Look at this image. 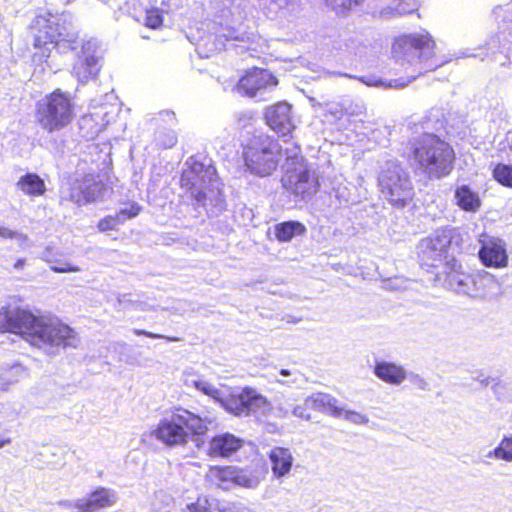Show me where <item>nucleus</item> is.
<instances>
[{
  "label": "nucleus",
  "mask_w": 512,
  "mask_h": 512,
  "mask_svg": "<svg viewBox=\"0 0 512 512\" xmlns=\"http://www.w3.org/2000/svg\"><path fill=\"white\" fill-rule=\"evenodd\" d=\"M423 133L411 142V155L416 169L429 179H440L453 169L454 150L446 141L429 132V120L419 124Z\"/></svg>",
  "instance_id": "1"
},
{
  "label": "nucleus",
  "mask_w": 512,
  "mask_h": 512,
  "mask_svg": "<svg viewBox=\"0 0 512 512\" xmlns=\"http://www.w3.org/2000/svg\"><path fill=\"white\" fill-rule=\"evenodd\" d=\"M208 430L204 418L185 408L177 407L168 416L160 419L151 435L167 447H182L194 442L197 448H201Z\"/></svg>",
  "instance_id": "2"
},
{
  "label": "nucleus",
  "mask_w": 512,
  "mask_h": 512,
  "mask_svg": "<svg viewBox=\"0 0 512 512\" xmlns=\"http://www.w3.org/2000/svg\"><path fill=\"white\" fill-rule=\"evenodd\" d=\"M435 42L428 33H413L397 38L392 47L393 57L401 65L417 67L418 75L434 71L447 61L434 52Z\"/></svg>",
  "instance_id": "3"
},
{
  "label": "nucleus",
  "mask_w": 512,
  "mask_h": 512,
  "mask_svg": "<svg viewBox=\"0 0 512 512\" xmlns=\"http://www.w3.org/2000/svg\"><path fill=\"white\" fill-rule=\"evenodd\" d=\"M494 14L499 22V31L490 36L484 45L474 49L476 52L467 50L462 53V57H479L481 60L491 58L503 67L508 65L512 77V9L497 7Z\"/></svg>",
  "instance_id": "4"
},
{
  "label": "nucleus",
  "mask_w": 512,
  "mask_h": 512,
  "mask_svg": "<svg viewBox=\"0 0 512 512\" xmlns=\"http://www.w3.org/2000/svg\"><path fill=\"white\" fill-rule=\"evenodd\" d=\"M378 186L383 198L396 208H404L414 197L410 174L397 160H387L381 165Z\"/></svg>",
  "instance_id": "5"
},
{
  "label": "nucleus",
  "mask_w": 512,
  "mask_h": 512,
  "mask_svg": "<svg viewBox=\"0 0 512 512\" xmlns=\"http://www.w3.org/2000/svg\"><path fill=\"white\" fill-rule=\"evenodd\" d=\"M280 158L281 147L277 140L263 133L255 135L244 151L247 170L259 177L271 175Z\"/></svg>",
  "instance_id": "6"
},
{
  "label": "nucleus",
  "mask_w": 512,
  "mask_h": 512,
  "mask_svg": "<svg viewBox=\"0 0 512 512\" xmlns=\"http://www.w3.org/2000/svg\"><path fill=\"white\" fill-rule=\"evenodd\" d=\"M74 104L70 96L57 89L37 103L36 119L49 133L66 127L73 119Z\"/></svg>",
  "instance_id": "7"
},
{
  "label": "nucleus",
  "mask_w": 512,
  "mask_h": 512,
  "mask_svg": "<svg viewBox=\"0 0 512 512\" xmlns=\"http://www.w3.org/2000/svg\"><path fill=\"white\" fill-rule=\"evenodd\" d=\"M286 151V173L281 179L282 186L295 196L310 198L318 189L315 173L308 168L298 147H294L291 153L288 148Z\"/></svg>",
  "instance_id": "8"
},
{
  "label": "nucleus",
  "mask_w": 512,
  "mask_h": 512,
  "mask_svg": "<svg viewBox=\"0 0 512 512\" xmlns=\"http://www.w3.org/2000/svg\"><path fill=\"white\" fill-rule=\"evenodd\" d=\"M186 165L180 178L181 187L190 194L195 205H206V190L218 181L216 169L211 163L205 164L193 158H189Z\"/></svg>",
  "instance_id": "9"
},
{
  "label": "nucleus",
  "mask_w": 512,
  "mask_h": 512,
  "mask_svg": "<svg viewBox=\"0 0 512 512\" xmlns=\"http://www.w3.org/2000/svg\"><path fill=\"white\" fill-rule=\"evenodd\" d=\"M42 317L26 307L7 304L0 309V332L36 337Z\"/></svg>",
  "instance_id": "10"
},
{
  "label": "nucleus",
  "mask_w": 512,
  "mask_h": 512,
  "mask_svg": "<svg viewBox=\"0 0 512 512\" xmlns=\"http://www.w3.org/2000/svg\"><path fill=\"white\" fill-rule=\"evenodd\" d=\"M456 231L451 228L437 229L430 236L423 238L417 245V255L422 266L437 267L443 263Z\"/></svg>",
  "instance_id": "11"
},
{
  "label": "nucleus",
  "mask_w": 512,
  "mask_h": 512,
  "mask_svg": "<svg viewBox=\"0 0 512 512\" xmlns=\"http://www.w3.org/2000/svg\"><path fill=\"white\" fill-rule=\"evenodd\" d=\"M78 34L75 31L71 22L66 19L60 18L57 22L48 21L46 30L40 31L35 37V47H46L51 45L59 52H67L68 50H75L78 46Z\"/></svg>",
  "instance_id": "12"
},
{
  "label": "nucleus",
  "mask_w": 512,
  "mask_h": 512,
  "mask_svg": "<svg viewBox=\"0 0 512 512\" xmlns=\"http://www.w3.org/2000/svg\"><path fill=\"white\" fill-rule=\"evenodd\" d=\"M106 192L107 186L99 178V175L88 173L82 178H76L68 193L62 191L61 199L81 206L103 200Z\"/></svg>",
  "instance_id": "13"
},
{
  "label": "nucleus",
  "mask_w": 512,
  "mask_h": 512,
  "mask_svg": "<svg viewBox=\"0 0 512 512\" xmlns=\"http://www.w3.org/2000/svg\"><path fill=\"white\" fill-rule=\"evenodd\" d=\"M101 60L99 42L96 39H89L81 45V51L73 64L72 74L80 83H87L98 75L102 67Z\"/></svg>",
  "instance_id": "14"
},
{
  "label": "nucleus",
  "mask_w": 512,
  "mask_h": 512,
  "mask_svg": "<svg viewBox=\"0 0 512 512\" xmlns=\"http://www.w3.org/2000/svg\"><path fill=\"white\" fill-rule=\"evenodd\" d=\"M208 478L223 490H228L233 485L254 488L259 482L248 470L232 465L211 466Z\"/></svg>",
  "instance_id": "15"
},
{
  "label": "nucleus",
  "mask_w": 512,
  "mask_h": 512,
  "mask_svg": "<svg viewBox=\"0 0 512 512\" xmlns=\"http://www.w3.org/2000/svg\"><path fill=\"white\" fill-rule=\"evenodd\" d=\"M35 338L44 344L62 348L76 347L78 343L77 333L73 328L59 320L46 322L44 316Z\"/></svg>",
  "instance_id": "16"
},
{
  "label": "nucleus",
  "mask_w": 512,
  "mask_h": 512,
  "mask_svg": "<svg viewBox=\"0 0 512 512\" xmlns=\"http://www.w3.org/2000/svg\"><path fill=\"white\" fill-rule=\"evenodd\" d=\"M277 85V79L265 69L253 68L243 76L238 84L237 91L248 97H260Z\"/></svg>",
  "instance_id": "17"
},
{
  "label": "nucleus",
  "mask_w": 512,
  "mask_h": 512,
  "mask_svg": "<svg viewBox=\"0 0 512 512\" xmlns=\"http://www.w3.org/2000/svg\"><path fill=\"white\" fill-rule=\"evenodd\" d=\"M479 259L487 267L501 268L508 262L505 243L499 239L483 233L479 236Z\"/></svg>",
  "instance_id": "18"
},
{
  "label": "nucleus",
  "mask_w": 512,
  "mask_h": 512,
  "mask_svg": "<svg viewBox=\"0 0 512 512\" xmlns=\"http://www.w3.org/2000/svg\"><path fill=\"white\" fill-rule=\"evenodd\" d=\"M266 123L277 134L285 137L294 129L291 119V106L286 102H279L266 109Z\"/></svg>",
  "instance_id": "19"
},
{
  "label": "nucleus",
  "mask_w": 512,
  "mask_h": 512,
  "mask_svg": "<svg viewBox=\"0 0 512 512\" xmlns=\"http://www.w3.org/2000/svg\"><path fill=\"white\" fill-rule=\"evenodd\" d=\"M243 440L231 433H222L213 436L209 442L206 453L211 458H228L240 450Z\"/></svg>",
  "instance_id": "20"
},
{
  "label": "nucleus",
  "mask_w": 512,
  "mask_h": 512,
  "mask_svg": "<svg viewBox=\"0 0 512 512\" xmlns=\"http://www.w3.org/2000/svg\"><path fill=\"white\" fill-rule=\"evenodd\" d=\"M183 512H242L234 503L227 504L213 495L199 494L194 502L187 504Z\"/></svg>",
  "instance_id": "21"
},
{
  "label": "nucleus",
  "mask_w": 512,
  "mask_h": 512,
  "mask_svg": "<svg viewBox=\"0 0 512 512\" xmlns=\"http://www.w3.org/2000/svg\"><path fill=\"white\" fill-rule=\"evenodd\" d=\"M115 501L113 494L106 488H98L86 498L80 499L75 506L79 512H95L111 506Z\"/></svg>",
  "instance_id": "22"
},
{
  "label": "nucleus",
  "mask_w": 512,
  "mask_h": 512,
  "mask_svg": "<svg viewBox=\"0 0 512 512\" xmlns=\"http://www.w3.org/2000/svg\"><path fill=\"white\" fill-rule=\"evenodd\" d=\"M374 373L379 379L392 385H399L406 378V371L402 366L385 361L376 363Z\"/></svg>",
  "instance_id": "23"
},
{
  "label": "nucleus",
  "mask_w": 512,
  "mask_h": 512,
  "mask_svg": "<svg viewBox=\"0 0 512 512\" xmlns=\"http://www.w3.org/2000/svg\"><path fill=\"white\" fill-rule=\"evenodd\" d=\"M308 400V405L311 407L313 411H322L326 412L333 417L342 416L343 408L337 406V400L325 393H314L306 398Z\"/></svg>",
  "instance_id": "24"
},
{
  "label": "nucleus",
  "mask_w": 512,
  "mask_h": 512,
  "mask_svg": "<svg viewBox=\"0 0 512 512\" xmlns=\"http://www.w3.org/2000/svg\"><path fill=\"white\" fill-rule=\"evenodd\" d=\"M456 205L463 211L476 213L481 207V199L478 193L469 186L462 185L456 188L454 193Z\"/></svg>",
  "instance_id": "25"
},
{
  "label": "nucleus",
  "mask_w": 512,
  "mask_h": 512,
  "mask_svg": "<svg viewBox=\"0 0 512 512\" xmlns=\"http://www.w3.org/2000/svg\"><path fill=\"white\" fill-rule=\"evenodd\" d=\"M269 458L275 476L282 477L290 471L293 458L288 449L275 447L271 450Z\"/></svg>",
  "instance_id": "26"
},
{
  "label": "nucleus",
  "mask_w": 512,
  "mask_h": 512,
  "mask_svg": "<svg viewBox=\"0 0 512 512\" xmlns=\"http://www.w3.org/2000/svg\"><path fill=\"white\" fill-rule=\"evenodd\" d=\"M139 211L140 207L138 205L131 204L128 208L121 209L115 215H109L100 220L98 223V229L102 232L114 230L119 224L137 216Z\"/></svg>",
  "instance_id": "27"
},
{
  "label": "nucleus",
  "mask_w": 512,
  "mask_h": 512,
  "mask_svg": "<svg viewBox=\"0 0 512 512\" xmlns=\"http://www.w3.org/2000/svg\"><path fill=\"white\" fill-rule=\"evenodd\" d=\"M16 186L24 194L29 196H41L46 191L43 179L35 173H27L21 176Z\"/></svg>",
  "instance_id": "28"
},
{
  "label": "nucleus",
  "mask_w": 512,
  "mask_h": 512,
  "mask_svg": "<svg viewBox=\"0 0 512 512\" xmlns=\"http://www.w3.org/2000/svg\"><path fill=\"white\" fill-rule=\"evenodd\" d=\"M207 192L206 205H196L197 207H203L207 213L216 216L226 207L224 196L219 189V183L216 181L214 186H211Z\"/></svg>",
  "instance_id": "29"
},
{
  "label": "nucleus",
  "mask_w": 512,
  "mask_h": 512,
  "mask_svg": "<svg viewBox=\"0 0 512 512\" xmlns=\"http://www.w3.org/2000/svg\"><path fill=\"white\" fill-rule=\"evenodd\" d=\"M306 232L305 226L298 221H286L275 226L274 233L280 242H289L294 237L303 235Z\"/></svg>",
  "instance_id": "30"
},
{
  "label": "nucleus",
  "mask_w": 512,
  "mask_h": 512,
  "mask_svg": "<svg viewBox=\"0 0 512 512\" xmlns=\"http://www.w3.org/2000/svg\"><path fill=\"white\" fill-rule=\"evenodd\" d=\"M247 395V387H244L238 393L229 394L223 401L224 408L235 416H243L246 412L244 405Z\"/></svg>",
  "instance_id": "31"
},
{
  "label": "nucleus",
  "mask_w": 512,
  "mask_h": 512,
  "mask_svg": "<svg viewBox=\"0 0 512 512\" xmlns=\"http://www.w3.org/2000/svg\"><path fill=\"white\" fill-rule=\"evenodd\" d=\"M333 75H338V76H344V77H348V78H355L356 79V76H352V75H349V74H346V73H332ZM357 79L359 81H361L362 83H364L365 85L367 86H371V87H382L384 89H388V88H403L407 85V83L405 82H401L400 80H390V81H383L382 79L380 78H376L375 76L373 75H367V76H362V77H357Z\"/></svg>",
  "instance_id": "32"
},
{
  "label": "nucleus",
  "mask_w": 512,
  "mask_h": 512,
  "mask_svg": "<svg viewBox=\"0 0 512 512\" xmlns=\"http://www.w3.org/2000/svg\"><path fill=\"white\" fill-rule=\"evenodd\" d=\"M244 405L246 406V412L243 416H248L252 412L268 406L269 401L265 396L259 394L254 388L247 386V395Z\"/></svg>",
  "instance_id": "33"
},
{
  "label": "nucleus",
  "mask_w": 512,
  "mask_h": 512,
  "mask_svg": "<svg viewBox=\"0 0 512 512\" xmlns=\"http://www.w3.org/2000/svg\"><path fill=\"white\" fill-rule=\"evenodd\" d=\"M498 460L512 462V434L502 438L497 447L488 454Z\"/></svg>",
  "instance_id": "34"
},
{
  "label": "nucleus",
  "mask_w": 512,
  "mask_h": 512,
  "mask_svg": "<svg viewBox=\"0 0 512 512\" xmlns=\"http://www.w3.org/2000/svg\"><path fill=\"white\" fill-rule=\"evenodd\" d=\"M363 0H326V4L337 15H345Z\"/></svg>",
  "instance_id": "35"
},
{
  "label": "nucleus",
  "mask_w": 512,
  "mask_h": 512,
  "mask_svg": "<svg viewBox=\"0 0 512 512\" xmlns=\"http://www.w3.org/2000/svg\"><path fill=\"white\" fill-rule=\"evenodd\" d=\"M493 176L500 184L512 188V166L498 164L493 170Z\"/></svg>",
  "instance_id": "36"
},
{
  "label": "nucleus",
  "mask_w": 512,
  "mask_h": 512,
  "mask_svg": "<svg viewBox=\"0 0 512 512\" xmlns=\"http://www.w3.org/2000/svg\"><path fill=\"white\" fill-rule=\"evenodd\" d=\"M156 143L165 148H172L177 143V135L173 130H161L156 135Z\"/></svg>",
  "instance_id": "37"
},
{
  "label": "nucleus",
  "mask_w": 512,
  "mask_h": 512,
  "mask_svg": "<svg viewBox=\"0 0 512 512\" xmlns=\"http://www.w3.org/2000/svg\"><path fill=\"white\" fill-rule=\"evenodd\" d=\"M218 36L224 38L225 40H234L241 42H245L250 39L249 35L246 32H239L236 28L233 27L222 28Z\"/></svg>",
  "instance_id": "38"
},
{
  "label": "nucleus",
  "mask_w": 512,
  "mask_h": 512,
  "mask_svg": "<svg viewBox=\"0 0 512 512\" xmlns=\"http://www.w3.org/2000/svg\"><path fill=\"white\" fill-rule=\"evenodd\" d=\"M94 117H98V113L85 115L79 121L80 129L83 130L86 127L91 128V131H88L84 136L93 137L101 131L102 126L99 124L92 125L94 122Z\"/></svg>",
  "instance_id": "39"
},
{
  "label": "nucleus",
  "mask_w": 512,
  "mask_h": 512,
  "mask_svg": "<svg viewBox=\"0 0 512 512\" xmlns=\"http://www.w3.org/2000/svg\"><path fill=\"white\" fill-rule=\"evenodd\" d=\"M311 411L313 410L308 405V400L305 399L303 404L295 406L292 412L298 418L309 420L311 419Z\"/></svg>",
  "instance_id": "40"
},
{
  "label": "nucleus",
  "mask_w": 512,
  "mask_h": 512,
  "mask_svg": "<svg viewBox=\"0 0 512 512\" xmlns=\"http://www.w3.org/2000/svg\"><path fill=\"white\" fill-rule=\"evenodd\" d=\"M400 2L395 7L397 15L410 14L415 9V0H399Z\"/></svg>",
  "instance_id": "41"
},
{
  "label": "nucleus",
  "mask_w": 512,
  "mask_h": 512,
  "mask_svg": "<svg viewBox=\"0 0 512 512\" xmlns=\"http://www.w3.org/2000/svg\"><path fill=\"white\" fill-rule=\"evenodd\" d=\"M342 418L348 420V421H351L353 423H356V424H363V423H367L368 422V419L365 415H362L358 412H355V411H351V410H344L343 409V413H342Z\"/></svg>",
  "instance_id": "42"
},
{
  "label": "nucleus",
  "mask_w": 512,
  "mask_h": 512,
  "mask_svg": "<svg viewBox=\"0 0 512 512\" xmlns=\"http://www.w3.org/2000/svg\"><path fill=\"white\" fill-rule=\"evenodd\" d=\"M238 126L240 128H245L250 124V122L254 118V114L250 110L240 111L235 114Z\"/></svg>",
  "instance_id": "43"
},
{
  "label": "nucleus",
  "mask_w": 512,
  "mask_h": 512,
  "mask_svg": "<svg viewBox=\"0 0 512 512\" xmlns=\"http://www.w3.org/2000/svg\"><path fill=\"white\" fill-rule=\"evenodd\" d=\"M145 22L148 27L155 29L162 24V17L157 11H148Z\"/></svg>",
  "instance_id": "44"
},
{
  "label": "nucleus",
  "mask_w": 512,
  "mask_h": 512,
  "mask_svg": "<svg viewBox=\"0 0 512 512\" xmlns=\"http://www.w3.org/2000/svg\"><path fill=\"white\" fill-rule=\"evenodd\" d=\"M325 109L336 119H340L344 114V109L337 103H326Z\"/></svg>",
  "instance_id": "45"
},
{
  "label": "nucleus",
  "mask_w": 512,
  "mask_h": 512,
  "mask_svg": "<svg viewBox=\"0 0 512 512\" xmlns=\"http://www.w3.org/2000/svg\"><path fill=\"white\" fill-rule=\"evenodd\" d=\"M134 333L137 336H145V337L152 338V339L165 338L168 341H178L179 340V338H177V337H166V336H163V335H160V334H156V333H153V332H149V331H146V330H143V329H135Z\"/></svg>",
  "instance_id": "46"
},
{
  "label": "nucleus",
  "mask_w": 512,
  "mask_h": 512,
  "mask_svg": "<svg viewBox=\"0 0 512 512\" xmlns=\"http://www.w3.org/2000/svg\"><path fill=\"white\" fill-rule=\"evenodd\" d=\"M365 111V107L362 103L351 104L344 109V113L348 115H361Z\"/></svg>",
  "instance_id": "47"
},
{
  "label": "nucleus",
  "mask_w": 512,
  "mask_h": 512,
  "mask_svg": "<svg viewBox=\"0 0 512 512\" xmlns=\"http://www.w3.org/2000/svg\"><path fill=\"white\" fill-rule=\"evenodd\" d=\"M195 386L198 390L202 391L206 395H211L213 392L216 391L211 384L204 382H195Z\"/></svg>",
  "instance_id": "48"
},
{
  "label": "nucleus",
  "mask_w": 512,
  "mask_h": 512,
  "mask_svg": "<svg viewBox=\"0 0 512 512\" xmlns=\"http://www.w3.org/2000/svg\"><path fill=\"white\" fill-rule=\"evenodd\" d=\"M19 236V233L13 230H10L5 227H0V238L5 239H13Z\"/></svg>",
  "instance_id": "49"
},
{
  "label": "nucleus",
  "mask_w": 512,
  "mask_h": 512,
  "mask_svg": "<svg viewBox=\"0 0 512 512\" xmlns=\"http://www.w3.org/2000/svg\"><path fill=\"white\" fill-rule=\"evenodd\" d=\"M52 270L55 271V272H58V273H64V272L79 271V268L78 267H74V266L64 265V266H53Z\"/></svg>",
  "instance_id": "50"
},
{
  "label": "nucleus",
  "mask_w": 512,
  "mask_h": 512,
  "mask_svg": "<svg viewBox=\"0 0 512 512\" xmlns=\"http://www.w3.org/2000/svg\"><path fill=\"white\" fill-rule=\"evenodd\" d=\"M25 264V259H19L17 260V262L14 264V268L15 269H21Z\"/></svg>",
  "instance_id": "51"
},
{
  "label": "nucleus",
  "mask_w": 512,
  "mask_h": 512,
  "mask_svg": "<svg viewBox=\"0 0 512 512\" xmlns=\"http://www.w3.org/2000/svg\"><path fill=\"white\" fill-rule=\"evenodd\" d=\"M280 374H281L282 376H289V375H291V372H290V370H288V369H281V370H280Z\"/></svg>",
  "instance_id": "52"
},
{
  "label": "nucleus",
  "mask_w": 512,
  "mask_h": 512,
  "mask_svg": "<svg viewBox=\"0 0 512 512\" xmlns=\"http://www.w3.org/2000/svg\"><path fill=\"white\" fill-rule=\"evenodd\" d=\"M9 443H10V439L9 438H7V439H1L0 438V448L3 447L6 444H9Z\"/></svg>",
  "instance_id": "53"
},
{
  "label": "nucleus",
  "mask_w": 512,
  "mask_h": 512,
  "mask_svg": "<svg viewBox=\"0 0 512 512\" xmlns=\"http://www.w3.org/2000/svg\"><path fill=\"white\" fill-rule=\"evenodd\" d=\"M166 115H167V116H169V117H171L172 119H174V118H175V115H174V113H173V112H166Z\"/></svg>",
  "instance_id": "54"
}]
</instances>
